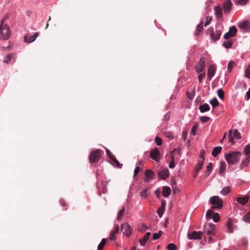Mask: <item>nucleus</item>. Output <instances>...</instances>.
Wrapping results in <instances>:
<instances>
[{"label":"nucleus","instance_id":"nucleus-1","mask_svg":"<svg viewBox=\"0 0 250 250\" xmlns=\"http://www.w3.org/2000/svg\"><path fill=\"white\" fill-rule=\"evenodd\" d=\"M4 19L1 20L0 24V39L7 40L10 38L11 34L7 24H4Z\"/></svg>","mask_w":250,"mask_h":250},{"label":"nucleus","instance_id":"nucleus-2","mask_svg":"<svg viewBox=\"0 0 250 250\" xmlns=\"http://www.w3.org/2000/svg\"><path fill=\"white\" fill-rule=\"evenodd\" d=\"M241 157L240 152L238 151H230L225 154V159L229 164L233 165L239 161Z\"/></svg>","mask_w":250,"mask_h":250},{"label":"nucleus","instance_id":"nucleus-3","mask_svg":"<svg viewBox=\"0 0 250 250\" xmlns=\"http://www.w3.org/2000/svg\"><path fill=\"white\" fill-rule=\"evenodd\" d=\"M104 154V151L100 149L92 150L89 156L90 163L98 162Z\"/></svg>","mask_w":250,"mask_h":250},{"label":"nucleus","instance_id":"nucleus-4","mask_svg":"<svg viewBox=\"0 0 250 250\" xmlns=\"http://www.w3.org/2000/svg\"><path fill=\"white\" fill-rule=\"evenodd\" d=\"M209 202L214 206L211 207V209H220L223 207V200L218 196L211 197Z\"/></svg>","mask_w":250,"mask_h":250},{"label":"nucleus","instance_id":"nucleus-5","mask_svg":"<svg viewBox=\"0 0 250 250\" xmlns=\"http://www.w3.org/2000/svg\"><path fill=\"white\" fill-rule=\"evenodd\" d=\"M121 231H123L124 235L129 237L132 234V229L127 223H125L122 225L121 227Z\"/></svg>","mask_w":250,"mask_h":250},{"label":"nucleus","instance_id":"nucleus-6","mask_svg":"<svg viewBox=\"0 0 250 250\" xmlns=\"http://www.w3.org/2000/svg\"><path fill=\"white\" fill-rule=\"evenodd\" d=\"M197 73H201L204 71L205 68V59L201 57L199 62L195 66Z\"/></svg>","mask_w":250,"mask_h":250},{"label":"nucleus","instance_id":"nucleus-7","mask_svg":"<svg viewBox=\"0 0 250 250\" xmlns=\"http://www.w3.org/2000/svg\"><path fill=\"white\" fill-rule=\"evenodd\" d=\"M237 26L240 29L249 32L250 30V21H243L238 23Z\"/></svg>","mask_w":250,"mask_h":250},{"label":"nucleus","instance_id":"nucleus-8","mask_svg":"<svg viewBox=\"0 0 250 250\" xmlns=\"http://www.w3.org/2000/svg\"><path fill=\"white\" fill-rule=\"evenodd\" d=\"M215 227L213 224L208 223L206 225L204 226V231L203 232L206 233L207 235H214V233L213 232Z\"/></svg>","mask_w":250,"mask_h":250},{"label":"nucleus","instance_id":"nucleus-9","mask_svg":"<svg viewBox=\"0 0 250 250\" xmlns=\"http://www.w3.org/2000/svg\"><path fill=\"white\" fill-rule=\"evenodd\" d=\"M203 234L202 232L194 231L192 233H188V237L189 239L200 240Z\"/></svg>","mask_w":250,"mask_h":250},{"label":"nucleus","instance_id":"nucleus-10","mask_svg":"<svg viewBox=\"0 0 250 250\" xmlns=\"http://www.w3.org/2000/svg\"><path fill=\"white\" fill-rule=\"evenodd\" d=\"M150 157L156 162H159L160 160V154L159 149L155 148L152 150L150 154Z\"/></svg>","mask_w":250,"mask_h":250},{"label":"nucleus","instance_id":"nucleus-11","mask_svg":"<svg viewBox=\"0 0 250 250\" xmlns=\"http://www.w3.org/2000/svg\"><path fill=\"white\" fill-rule=\"evenodd\" d=\"M119 226L118 225H116L115 226L114 229L112 230L109 235V239L111 241L115 240L116 239V235L119 232Z\"/></svg>","mask_w":250,"mask_h":250},{"label":"nucleus","instance_id":"nucleus-12","mask_svg":"<svg viewBox=\"0 0 250 250\" xmlns=\"http://www.w3.org/2000/svg\"><path fill=\"white\" fill-rule=\"evenodd\" d=\"M232 3L230 0H226L223 5V9L225 14H227L231 8Z\"/></svg>","mask_w":250,"mask_h":250},{"label":"nucleus","instance_id":"nucleus-13","mask_svg":"<svg viewBox=\"0 0 250 250\" xmlns=\"http://www.w3.org/2000/svg\"><path fill=\"white\" fill-rule=\"evenodd\" d=\"M145 182H148L150 180H151L153 178L154 176V173L152 170L147 169L145 171Z\"/></svg>","mask_w":250,"mask_h":250},{"label":"nucleus","instance_id":"nucleus-14","mask_svg":"<svg viewBox=\"0 0 250 250\" xmlns=\"http://www.w3.org/2000/svg\"><path fill=\"white\" fill-rule=\"evenodd\" d=\"M205 160V158L202 155H201V159L198 162V164L197 165L196 167V172L195 174L194 175V177H196L197 176V175L198 174V172L200 170H201L202 168V167L203 166L204 162Z\"/></svg>","mask_w":250,"mask_h":250},{"label":"nucleus","instance_id":"nucleus-15","mask_svg":"<svg viewBox=\"0 0 250 250\" xmlns=\"http://www.w3.org/2000/svg\"><path fill=\"white\" fill-rule=\"evenodd\" d=\"M38 35L37 32L35 33L33 35H26L24 36V42L27 43H30L34 42Z\"/></svg>","mask_w":250,"mask_h":250},{"label":"nucleus","instance_id":"nucleus-16","mask_svg":"<svg viewBox=\"0 0 250 250\" xmlns=\"http://www.w3.org/2000/svg\"><path fill=\"white\" fill-rule=\"evenodd\" d=\"M216 69L213 65H210L208 70V79L210 80L212 79V76L215 73Z\"/></svg>","mask_w":250,"mask_h":250},{"label":"nucleus","instance_id":"nucleus-17","mask_svg":"<svg viewBox=\"0 0 250 250\" xmlns=\"http://www.w3.org/2000/svg\"><path fill=\"white\" fill-rule=\"evenodd\" d=\"M175 152H177L178 153H179V150L177 149H174L173 151L171 152L170 156H171V162L169 164V167L170 168H173L175 167L174 164V156L173 155V153Z\"/></svg>","mask_w":250,"mask_h":250},{"label":"nucleus","instance_id":"nucleus-18","mask_svg":"<svg viewBox=\"0 0 250 250\" xmlns=\"http://www.w3.org/2000/svg\"><path fill=\"white\" fill-rule=\"evenodd\" d=\"M159 176L162 179H166L169 176L168 170L167 169H165L159 171Z\"/></svg>","mask_w":250,"mask_h":250},{"label":"nucleus","instance_id":"nucleus-19","mask_svg":"<svg viewBox=\"0 0 250 250\" xmlns=\"http://www.w3.org/2000/svg\"><path fill=\"white\" fill-rule=\"evenodd\" d=\"M249 199V196L238 197L236 198V201L242 205H244L248 202Z\"/></svg>","mask_w":250,"mask_h":250},{"label":"nucleus","instance_id":"nucleus-20","mask_svg":"<svg viewBox=\"0 0 250 250\" xmlns=\"http://www.w3.org/2000/svg\"><path fill=\"white\" fill-rule=\"evenodd\" d=\"M221 32L220 30H217L215 32L211 33L210 36L212 40L214 41H217L220 39Z\"/></svg>","mask_w":250,"mask_h":250},{"label":"nucleus","instance_id":"nucleus-21","mask_svg":"<svg viewBox=\"0 0 250 250\" xmlns=\"http://www.w3.org/2000/svg\"><path fill=\"white\" fill-rule=\"evenodd\" d=\"M171 192V189L170 188L164 186L163 188V194L165 197H167L169 196Z\"/></svg>","mask_w":250,"mask_h":250},{"label":"nucleus","instance_id":"nucleus-22","mask_svg":"<svg viewBox=\"0 0 250 250\" xmlns=\"http://www.w3.org/2000/svg\"><path fill=\"white\" fill-rule=\"evenodd\" d=\"M250 162V155H249L247 156V157L245 158V159L242 161L241 165H240V167L241 168H244L246 167H247L249 163Z\"/></svg>","mask_w":250,"mask_h":250},{"label":"nucleus","instance_id":"nucleus-23","mask_svg":"<svg viewBox=\"0 0 250 250\" xmlns=\"http://www.w3.org/2000/svg\"><path fill=\"white\" fill-rule=\"evenodd\" d=\"M213 168V164L209 163L207 167V170L205 173V176L206 177H208L211 173Z\"/></svg>","mask_w":250,"mask_h":250},{"label":"nucleus","instance_id":"nucleus-24","mask_svg":"<svg viewBox=\"0 0 250 250\" xmlns=\"http://www.w3.org/2000/svg\"><path fill=\"white\" fill-rule=\"evenodd\" d=\"M222 149V148L221 146H217L214 147L212 151L211 154L213 156L216 157L218 154L221 152Z\"/></svg>","mask_w":250,"mask_h":250},{"label":"nucleus","instance_id":"nucleus-25","mask_svg":"<svg viewBox=\"0 0 250 250\" xmlns=\"http://www.w3.org/2000/svg\"><path fill=\"white\" fill-rule=\"evenodd\" d=\"M199 108L201 112L208 111L209 110V106L208 104H204L199 106Z\"/></svg>","mask_w":250,"mask_h":250},{"label":"nucleus","instance_id":"nucleus-26","mask_svg":"<svg viewBox=\"0 0 250 250\" xmlns=\"http://www.w3.org/2000/svg\"><path fill=\"white\" fill-rule=\"evenodd\" d=\"M203 24H204V22L203 21H201L200 24H199L197 26V29H196V30L195 31V34L198 36L200 33L202 31L203 29Z\"/></svg>","mask_w":250,"mask_h":250},{"label":"nucleus","instance_id":"nucleus-27","mask_svg":"<svg viewBox=\"0 0 250 250\" xmlns=\"http://www.w3.org/2000/svg\"><path fill=\"white\" fill-rule=\"evenodd\" d=\"M125 210V208L124 207H122V208L119 211V212L118 213L117 219L118 220H120L123 218V216L124 214Z\"/></svg>","mask_w":250,"mask_h":250},{"label":"nucleus","instance_id":"nucleus-28","mask_svg":"<svg viewBox=\"0 0 250 250\" xmlns=\"http://www.w3.org/2000/svg\"><path fill=\"white\" fill-rule=\"evenodd\" d=\"M226 167V163L224 161L221 162L220 165V169H219V173L220 174L223 173L225 171Z\"/></svg>","mask_w":250,"mask_h":250},{"label":"nucleus","instance_id":"nucleus-29","mask_svg":"<svg viewBox=\"0 0 250 250\" xmlns=\"http://www.w3.org/2000/svg\"><path fill=\"white\" fill-rule=\"evenodd\" d=\"M214 11L215 12V15L216 16H222V9L220 6H217L214 8Z\"/></svg>","mask_w":250,"mask_h":250},{"label":"nucleus","instance_id":"nucleus-30","mask_svg":"<svg viewBox=\"0 0 250 250\" xmlns=\"http://www.w3.org/2000/svg\"><path fill=\"white\" fill-rule=\"evenodd\" d=\"M13 57V54L11 53V54H8L6 56L5 60L3 61V62L6 63H10L11 62V61H12Z\"/></svg>","mask_w":250,"mask_h":250},{"label":"nucleus","instance_id":"nucleus-31","mask_svg":"<svg viewBox=\"0 0 250 250\" xmlns=\"http://www.w3.org/2000/svg\"><path fill=\"white\" fill-rule=\"evenodd\" d=\"M106 242V239L103 238L102 240L101 243L98 246V248H97L98 250H103V249L104 248V246L105 245Z\"/></svg>","mask_w":250,"mask_h":250},{"label":"nucleus","instance_id":"nucleus-32","mask_svg":"<svg viewBox=\"0 0 250 250\" xmlns=\"http://www.w3.org/2000/svg\"><path fill=\"white\" fill-rule=\"evenodd\" d=\"M230 192V188L229 187H226L222 189L220 193L224 195H226L229 193Z\"/></svg>","mask_w":250,"mask_h":250},{"label":"nucleus","instance_id":"nucleus-33","mask_svg":"<svg viewBox=\"0 0 250 250\" xmlns=\"http://www.w3.org/2000/svg\"><path fill=\"white\" fill-rule=\"evenodd\" d=\"M232 137L233 138V139L234 138L236 139H240L241 138V134L238 131L237 129H235L234 130Z\"/></svg>","mask_w":250,"mask_h":250},{"label":"nucleus","instance_id":"nucleus-34","mask_svg":"<svg viewBox=\"0 0 250 250\" xmlns=\"http://www.w3.org/2000/svg\"><path fill=\"white\" fill-rule=\"evenodd\" d=\"M149 195V193L148 192V189L145 188L141 192L140 195L143 198H146Z\"/></svg>","mask_w":250,"mask_h":250},{"label":"nucleus","instance_id":"nucleus-35","mask_svg":"<svg viewBox=\"0 0 250 250\" xmlns=\"http://www.w3.org/2000/svg\"><path fill=\"white\" fill-rule=\"evenodd\" d=\"M213 209H214L211 208L207 210L206 212V217L207 220L211 218L212 214L213 215Z\"/></svg>","mask_w":250,"mask_h":250},{"label":"nucleus","instance_id":"nucleus-36","mask_svg":"<svg viewBox=\"0 0 250 250\" xmlns=\"http://www.w3.org/2000/svg\"><path fill=\"white\" fill-rule=\"evenodd\" d=\"M223 45L227 48H231L232 45V42L230 40L225 41L223 43Z\"/></svg>","mask_w":250,"mask_h":250},{"label":"nucleus","instance_id":"nucleus-37","mask_svg":"<svg viewBox=\"0 0 250 250\" xmlns=\"http://www.w3.org/2000/svg\"><path fill=\"white\" fill-rule=\"evenodd\" d=\"M229 32H230L231 34V35H232V36H233L234 37L236 36V33L237 32V29L236 27L235 26H233L232 27H231L229 29Z\"/></svg>","mask_w":250,"mask_h":250},{"label":"nucleus","instance_id":"nucleus-38","mask_svg":"<svg viewBox=\"0 0 250 250\" xmlns=\"http://www.w3.org/2000/svg\"><path fill=\"white\" fill-rule=\"evenodd\" d=\"M235 63L234 61H231L229 62L228 65V70L229 72H230L232 70V68L235 65Z\"/></svg>","mask_w":250,"mask_h":250},{"label":"nucleus","instance_id":"nucleus-39","mask_svg":"<svg viewBox=\"0 0 250 250\" xmlns=\"http://www.w3.org/2000/svg\"><path fill=\"white\" fill-rule=\"evenodd\" d=\"M210 103L211 104V105H212L213 108H214L216 106H218V104H219L218 101L217 100V99L215 98H214L213 99L211 100L210 101Z\"/></svg>","mask_w":250,"mask_h":250},{"label":"nucleus","instance_id":"nucleus-40","mask_svg":"<svg viewBox=\"0 0 250 250\" xmlns=\"http://www.w3.org/2000/svg\"><path fill=\"white\" fill-rule=\"evenodd\" d=\"M195 90H193V91H192L191 92H187V95L189 99L192 100L195 96Z\"/></svg>","mask_w":250,"mask_h":250},{"label":"nucleus","instance_id":"nucleus-41","mask_svg":"<svg viewBox=\"0 0 250 250\" xmlns=\"http://www.w3.org/2000/svg\"><path fill=\"white\" fill-rule=\"evenodd\" d=\"M243 220L247 223H250V210L243 216Z\"/></svg>","mask_w":250,"mask_h":250},{"label":"nucleus","instance_id":"nucleus-42","mask_svg":"<svg viewBox=\"0 0 250 250\" xmlns=\"http://www.w3.org/2000/svg\"><path fill=\"white\" fill-rule=\"evenodd\" d=\"M218 96L221 99H224V92L223 89H219L217 90Z\"/></svg>","mask_w":250,"mask_h":250},{"label":"nucleus","instance_id":"nucleus-43","mask_svg":"<svg viewBox=\"0 0 250 250\" xmlns=\"http://www.w3.org/2000/svg\"><path fill=\"white\" fill-rule=\"evenodd\" d=\"M232 222L231 220L229 219L228 224H227V227L228 228L229 231V232H232L233 231V228H232Z\"/></svg>","mask_w":250,"mask_h":250},{"label":"nucleus","instance_id":"nucleus-44","mask_svg":"<svg viewBox=\"0 0 250 250\" xmlns=\"http://www.w3.org/2000/svg\"><path fill=\"white\" fill-rule=\"evenodd\" d=\"M232 129H230L229 130V142L232 144H234V142L233 141V138L232 137Z\"/></svg>","mask_w":250,"mask_h":250},{"label":"nucleus","instance_id":"nucleus-45","mask_svg":"<svg viewBox=\"0 0 250 250\" xmlns=\"http://www.w3.org/2000/svg\"><path fill=\"white\" fill-rule=\"evenodd\" d=\"M212 219L215 222H218L220 220V215L219 213L217 212L213 213Z\"/></svg>","mask_w":250,"mask_h":250},{"label":"nucleus","instance_id":"nucleus-46","mask_svg":"<svg viewBox=\"0 0 250 250\" xmlns=\"http://www.w3.org/2000/svg\"><path fill=\"white\" fill-rule=\"evenodd\" d=\"M167 249L168 250H176L177 247L175 244L173 243H170L167 245Z\"/></svg>","mask_w":250,"mask_h":250},{"label":"nucleus","instance_id":"nucleus-47","mask_svg":"<svg viewBox=\"0 0 250 250\" xmlns=\"http://www.w3.org/2000/svg\"><path fill=\"white\" fill-rule=\"evenodd\" d=\"M245 76L250 79V62L245 71Z\"/></svg>","mask_w":250,"mask_h":250},{"label":"nucleus","instance_id":"nucleus-48","mask_svg":"<svg viewBox=\"0 0 250 250\" xmlns=\"http://www.w3.org/2000/svg\"><path fill=\"white\" fill-rule=\"evenodd\" d=\"M162 233V231L161 230H160L158 233H154L152 236L153 239L154 240H157L159 239Z\"/></svg>","mask_w":250,"mask_h":250},{"label":"nucleus","instance_id":"nucleus-49","mask_svg":"<svg viewBox=\"0 0 250 250\" xmlns=\"http://www.w3.org/2000/svg\"><path fill=\"white\" fill-rule=\"evenodd\" d=\"M248 0H237L236 3L240 5H244L248 2Z\"/></svg>","mask_w":250,"mask_h":250},{"label":"nucleus","instance_id":"nucleus-50","mask_svg":"<svg viewBox=\"0 0 250 250\" xmlns=\"http://www.w3.org/2000/svg\"><path fill=\"white\" fill-rule=\"evenodd\" d=\"M198 127V125L197 124H196L194 125V126L191 128V133L193 135H195L196 134V131Z\"/></svg>","mask_w":250,"mask_h":250},{"label":"nucleus","instance_id":"nucleus-51","mask_svg":"<svg viewBox=\"0 0 250 250\" xmlns=\"http://www.w3.org/2000/svg\"><path fill=\"white\" fill-rule=\"evenodd\" d=\"M155 142L158 146H160L162 144V140L159 137H156L155 139Z\"/></svg>","mask_w":250,"mask_h":250},{"label":"nucleus","instance_id":"nucleus-52","mask_svg":"<svg viewBox=\"0 0 250 250\" xmlns=\"http://www.w3.org/2000/svg\"><path fill=\"white\" fill-rule=\"evenodd\" d=\"M210 120V118L207 116H202L200 117V120L203 123L207 122Z\"/></svg>","mask_w":250,"mask_h":250},{"label":"nucleus","instance_id":"nucleus-53","mask_svg":"<svg viewBox=\"0 0 250 250\" xmlns=\"http://www.w3.org/2000/svg\"><path fill=\"white\" fill-rule=\"evenodd\" d=\"M205 75H206V72H205V71H204L203 73H201L198 76L199 82L200 83H202V80L203 78H204L205 77Z\"/></svg>","mask_w":250,"mask_h":250},{"label":"nucleus","instance_id":"nucleus-54","mask_svg":"<svg viewBox=\"0 0 250 250\" xmlns=\"http://www.w3.org/2000/svg\"><path fill=\"white\" fill-rule=\"evenodd\" d=\"M165 209H163L161 208H159L157 209V213L159 214L160 217H161L163 215V214L164 212Z\"/></svg>","mask_w":250,"mask_h":250},{"label":"nucleus","instance_id":"nucleus-55","mask_svg":"<svg viewBox=\"0 0 250 250\" xmlns=\"http://www.w3.org/2000/svg\"><path fill=\"white\" fill-rule=\"evenodd\" d=\"M234 36L231 35V33L230 32H228L226 33L224 35V38L226 40H228L231 37H233Z\"/></svg>","mask_w":250,"mask_h":250},{"label":"nucleus","instance_id":"nucleus-56","mask_svg":"<svg viewBox=\"0 0 250 250\" xmlns=\"http://www.w3.org/2000/svg\"><path fill=\"white\" fill-rule=\"evenodd\" d=\"M244 153L245 154H250V145H247L244 149Z\"/></svg>","mask_w":250,"mask_h":250},{"label":"nucleus","instance_id":"nucleus-57","mask_svg":"<svg viewBox=\"0 0 250 250\" xmlns=\"http://www.w3.org/2000/svg\"><path fill=\"white\" fill-rule=\"evenodd\" d=\"M165 135L167 136V137L168 138H173V134L171 132H166L165 133Z\"/></svg>","mask_w":250,"mask_h":250},{"label":"nucleus","instance_id":"nucleus-58","mask_svg":"<svg viewBox=\"0 0 250 250\" xmlns=\"http://www.w3.org/2000/svg\"><path fill=\"white\" fill-rule=\"evenodd\" d=\"M140 171V168L139 167L137 166L136 167L135 170H134V173L133 176H136L138 173Z\"/></svg>","mask_w":250,"mask_h":250},{"label":"nucleus","instance_id":"nucleus-59","mask_svg":"<svg viewBox=\"0 0 250 250\" xmlns=\"http://www.w3.org/2000/svg\"><path fill=\"white\" fill-rule=\"evenodd\" d=\"M147 240H146L144 237L143 239H140L139 242L142 246H144Z\"/></svg>","mask_w":250,"mask_h":250},{"label":"nucleus","instance_id":"nucleus-60","mask_svg":"<svg viewBox=\"0 0 250 250\" xmlns=\"http://www.w3.org/2000/svg\"><path fill=\"white\" fill-rule=\"evenodd\" d=\"M187 136H188V131L187 130H184L183 132V135H182V137H183L184 141H186V140L187 138Z\"/></svg>","mask_w":250,"mask_h":250},{"label":"nucleus","instance_id":"nucleus-61","mask_svg":"<svg viewBox=\"0 0 250 250\" xmlns=\"http://www.w3.org/2000/svg\"><path fill=\"white\" fill-rule=\"evenodd\" d=\"M139 229H140V230L141 231H146L147 230V227L146 226H145V225H142L140 227Z\"/></svg>","mask_w":250,"mask_h":250},{"label":"nucleus","instance_id":"nucleus-62","mask_svg":"<svg viewBox=\"0 0 250 250\" xmlns=\"http://www.w3.org/2000/svg\"><path fill=\"white\" fill-rule=\"evenodd\" d=\"M211 21V18L210 17L209 18H208V17L206 20V22L205 23V26H206L208 25Z\"/></svg>","mask_w":250,"mask_h":250},{"label":"nucleus","instance_id":"nucleus-63","mask_svg":"<svg viewBox=\"0 0 250 250\" xmlns=\"http://www.w3.org/2000/svg\"><path fill=\"white\" fill-rule=\"evenodd\" d=\"M106 152L107 155L108 156V157H110L111 159V158L114 157V156L112 155V154L111 153V152L109 149H106Z\"/></svg>","mask_w":250,"mask_h":250},{"label":"nucleus","instance_id":"nucleus-64","mask_svg":"<svg viewBox=\"0 0 250 250\" xmlns=\"http://www.w3.org/2000/svg\"><path fill=\"white\" fill-rule=\"evenodd\" d=\"M247 95V100H248L250 98V88L249 89V90L246 93Z\"/></svg>","mask_w":250,"mask_h":250}]
</instances>
